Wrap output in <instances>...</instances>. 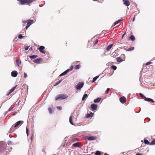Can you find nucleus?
<instances>
[{"label": "nucleus", "instance_id": "obj_6", "mask_svg": "<svg viewBox=\"0 0 155 155\" xmlns=\"http://www.w3.org/2000/svg\"><path fill=\"white\" fill-rule=\"evenodd\" d=\"M23 123V121L21 120H19L16 122L14 126V127H16L18 126L20 124H22Z\"/></svg>", "mask_w": 155, "mask_h": 155}, {"label": "nucleus", "instance_id": "obj_8", "mask_svg": "<svg viewBox=\"0 0 155 155\" xmlns=\"http://www.w3.org/2000/svg\"><path fill=\"white\" fill-rule=\"evenodd\" d=\"M17 86V85H16L15 87H13L11 89H10L9 91L6 94V96H8L10 94L12 93Z\"/></svg>", "mask_w": 155, "mask_h": 155}, {"label": "nucleus", "instance_id": "obj_57", "mask_svg": "<svg viewBox=\"0 0 155 155\" xmlns=\"http://www.w3.org/2000/svg\"><path fill=\"white\" fill-rule=\"evenodd\" d=\"M115 55V54L113 55V54H111L110 56L112 57H114V55Z\"/></svg>", "mask_w": 155, "mask_h": 155}, {"label": "nucleus", "instance_id": "obj_24", "mask_svg": "<svg viewBox=\"0 0 155 155\" xmlns=\"http://www.w3.org/2000/svg\"><path fill=\"white\" fill-rule=\"evenodd\" d=\"M117 61V62H121L123 61V60L120 57H118L116 58Z\"/></svg>", "mask_w": 155, "mask_h": 155}, {"label": "nucleus", "instance_id": "obj_10", "mask_svg": "<svg viewBox=\"0 0 155 155\" xmlns=\"http://www.w3.org/2000/svg\"><path fill=\"white\" fill-rule=\"evenodd\" d=\"M18 74L17 71L14 70L12 72L11 75L12 77H15L17 76Z\"/></svg>", "mask_w": 155, "mask_h": 155}, {"label": "nucleus", "instance_id": "obj_28", "mask_svg": "<svg viewBox=\"0 0 155 155\" xmlns=\"http://www.w3.org/2000/svg\"><path fill=\"white\" fill-rule=\"evenodd\" d=\"M36 0H27V4H30L33 2L36 1Z\"/></svg>", "mask_w": 155, "mask_h": 155}, {"label": "nucleus", "instance_id": "obj_21", "mask_svg": "<svg viewBox=\"0 0 155 155\" xmlns=\"http://www.w3.org/2000/svg\"><path fill=\"white\" fill-rule=\"evenodd\" d=\"M72 116L71 115L69 117V122L72 125H74V124L73 123V122L72 121Z\"/></svg>", "mask_w": 155, "mask_h": 155}, {"label": "nucleus", "instance_id": "obj_54", "mask_svg": "<svg viewBox=\"0 0 155 155\" xmlns=\"http://www.w3.org/2000/svg\"><path fill=\"white\" fill-rule=\"evenodd\" d=\"M150 101H151L153 103H154L155 101L153 100L151 98Z\"/></svg>", "mask_w": 155, "mask_h": 155}, {"label": "nucleus", "instance_id": "obj_5", "mask_svg": "<svg viewBox=\"0 0 155 155\" xmlns=\"http://www.w3.org/2000/svg\"><path fill=\"white\" fill-rule=\"evenodd\" d=\"M87 140L90 141L94 140L96 139V137L93 136H86V137Z\"/></svg>", "mask_w": 155, "mask_h": 155}, {"label": "nucleus", "instance_id": "obj_58", "mask_svg": "<svg viewBox=\"0 0 155 155\" xmlns=\"http://www.w3.org/2000/svg\"><path fill=\"white\" fill-rule=\"evenodd\" d=\"M136 16V15H134V17L133 18V21H134L135 20V16Z\"/></svg>", "mask_w": 155, "mask_h": 155}, {"label": "nucleus", "instance_id": "obj_33", "mask_svg": "<svg viewBox=\"0 0 155 155\" xmlns=\"http://www.w3.org/2000/svg\"><path fill=\"white\" fill-rule=\"evenodd\" d=\"M80 66L79 65H77L75 66L74 68L75 69L77 70L78 69L80 68Z\"/></svg>", "mask_w": 155, "mask_h": 155}, {"label": "nucleus", "instance_id": "obj_19", "mask_svg": "<svg viewBox=\"0 0 155 155\" xmlns=\"http://www.w3.org/2000/svg\"><path fill=\"white\" fill-rule=\"evenodd\" d=\"M101 99V98L100 97H98L95 99H94V103H99L100 102V101Z\"/></svg>", "mask_w": 155, "mask_h": 155}, {"label": "nucleus", "instance_id": "obj_2", "mask_svg": "<svg viewBox=\"0 0 155 155\" xmlns=\"http://www.w3.org/2000/svg\"><path fill=\"white\" fill-rule=\"evenodd\" d=\"M84 83L83 82L79 83L76 86V89L77 90H80L83 87Z\"/></svg>", "mask_w": 155, "mask_h": 155}, {"label": "nucleus", "instance_id": "obj_9", "mask_svg": "<svg viewBox=\"0 0 155 155\" xmlns=\"http://www.w3.org/2000/svg\"><path fill=\"white\" fill-rule=\"evenodd\" d=\"M120 102L122 104H124L126 102V99L125 97L122 96L120 98Z\"/></svg>", "mask_w": 155, "mask_h": 155}, {"label": "nucleus", "instance_id": "obj_42", "mask_svg": "<svg viewBox=\"0 0 155 155\" xmlns=\"http://www.w3.org/2000/svg\"><path fill=\"white\" fill-rule=\"evenodd\" d=\"M23 37H24L22 36V35L21 34L19 35L18 36V38L19 39H21L22 38H23Z\"/></svg>", "mask_w": 155, "mask_h": 155}, {"label": "nucleus", "instance_id": "obj_1", "mask_svg": "<svg viewBox=\"0 0 155 155\" xmlns=\"http://www.w3.org/2000/svg\"><path fill=\"white\" fill-rule=\"evenodd\" d=\"M68 96L66 94H60L57 96L55 97V100L57 101L58 100H64L67 98Z\"/></svg>", "mask_w": 155, "mask_h": 155}, {"label": "nucleus", "instance_id": "obj_61", "mask_svg": "<svg viewBox=\"0 0 155 155\" xmlns=\"http://www.w3.org/2000/svg\"><path fill=\"white\" fill-rule=\"evenodd\" d=\"M67 138H64V140H65V141H66L67 140Z\"/></svg>", "mask_w": 155, "mask_h": 155}, {"label": "nucleus", "instance_id": "obj_43", "mask_svg": "<svg viewBox=\"0 0 155 155\" xmlns=\"http://www.w3.org/2000/svg\"><path fill=\"white\" fill-rule=\"evenodd\" d=\"M98 40L97 39H96L94 44V45H95L98 42Z\"/></svg>", "mask_w": 155, "mask_h": 155}, {"label": "nucleus", "instance_id": "obj_39", "mask_svg": "<svg viewBox=\"0 0 155 155\" xmlns=\"http://www.w3.org/2000/svg\"><path fill=\"white\" fill-rule=\"evenodd\" d=\"M134 48L133 47H130L129 48L128 50L127 51H130L134 50Z\"/></svg>", "mask_w": 155, "mask_h": 155}, {"label": "nucleus", "instance_id": "obj_41", "mask_svg": "<svg viewBox=\"0 0 155 155\" xmlns=\"http://www.w3.org/2000/svg\"><path fill=\"white\" fill-rule=\"evenodd\" d=\"M26 133L27 135V136H28L29 135V130L28 128L27 127H27L26 128Z\"/></svg>", "mask_w": 155, "mask_h": 155}, {"label": "nucleus", "instance_id": "obj_59", "mask_svg": "<svg viewBox=\"0 0 155 155\" xmlns=\"http://www.w3.org/2000/svg\"><path fill=\"white\" fill-rule=\"evenodd\" d=\"M125 35V34L124 33L123 35H122V38H123L124 37V35Z\"/></svg>", "mask_w": 155, "mask_h": 155}, {"label": "nucleus", "instance_id": "obj_13", "mask_svg": "<svg viewBox=\"0 0 155 155\" xmlns=\"http://www.w3.org/2000/svg\"><path fill=\"white\" fill-rule=\"evenodd\" d=\"M123 20V18H121L120 19L117 20V21H116L114 22L113 26H115V25H116L117 24H118L121 21Z\"/></svg>", "mask_w": 155, "mask_h": 155}, {"label": "nucleus", "instance_id": "obj_53", "mask_svg": "<svg viewBox=\"0 0 155 155\" xmlns=\"http://www.w3.org/2000/svg\"><path fill=\"white\" fill-rule=\"evenodd\" d=\"M73 67H74L73 66H71L70 67V70H72Z\"/></svg>", "mask_w": 155, "mask_h": 155}, {"label": "nucleus", "instance_id": "obj_64", "mask_svg": "<svg viewBox=\"0 0 155 155\" xmlns=\"http://www.w3.org/2000/svg\"><path fill=\"white\" fill-rule=\"evenodd\" d=\"M16 114V112H15V113L14 114V115H15Z\"/></svg>", "mask_w": 155, "mask_h": 155}, {"label": "nucleus", "instance_id": "obj_52", "mask_svg": "<svg viewBox=\"0 0 155 155\" xmlns=\"http://www.w3.org/2000/svg\"><path fill=\"white\" fill-rule=\"evenodd\" d=\"M12 144V142L11 141H9L8 142V145L11 144Z\"/></svg>", "mask_w": 155, "mask_h": 155}, {"label": "nucleus", "instance_id": "obj_23", "mask_svg": "<svg viewBox=\"0 0 155 155\" xmlns=\"http://www.w3.org/2000/svg\"><path fill=\"white\" fill-rule=\"evenodd\" d=\"M62 79H61L58 81L54 85V87H55L58 85L61 82H62Z\"/></svg>", "mask_w": 155, "mask_h": 155}, {"label": "nucleus", "instance_id": "obj_20", "mask_svg": "<svg viewBox=\"0 0 155 155\" xmlns=\"http://www.w3.org/2000/svg\"><path fill=\"white\" fill-rule=\"evenodd\" d=\"M33 21L32 20H28L27 22V24L31 25L33 23Z\"/></svg>", "mask_w": 155, "mask_h": 155}, {"label": "nucleus", "instance_id": "obj_34", "mask_svg": "<svg viewBox=\"0 0 155 155\" xmlns=\"http://www.w3.org/2000/svg\"><path fill=\"white\" fill-rule=\"evenodd\" d=\"M155 144V139H153L151 143H150V145H154Z\"/></svg>", "mask_w": 155, "mask_h": 155}, {"label": "nucleus", "instance_id": "obj_18", "mask_svg": "<svg viewBox=\"0 0 155 155\" xmlns=\"http://www.w3.org/2000/svg\"><path fill=\"white\" fill-rule=\"evenodd\" d=\"M130 39L132 41H134L135 40V38L134 35H132L128 38V40H130Z\"/></svg>", "mask_w": 155, "mask_h": 155}, {"label": "nucleus", "instance_id": "obj_36", "mask_svg": "<svg viewBox=\"0 0 155 155\" xmlns=\"http://www.w3.org/2000/svg\"><path fill=\"white\" fill-rule=\"evenodd\" d=\"M67 73L65 71L64 72H63V73H62L60 75V76H62L63 75H65Z\"/></svg>", "mask_w": 155, "mask_h": 155}, {"label": "nucleus", "instance_id": "obj_45", "mask_svg": "<svg viewBox=\"0 0 155 155\" xmlns=\"http://www.w3.org/2000/svg\"><path fill=\"white\" fill-rule=\"evenodd\" d=\"M29 46H25V50H27L29 48Z\"/></svg>", "mask_w": 155, "mask_h": 155}, {"label": "nucleus", "instance_id": "obj_30", "mask_svg": "<svg viewBox=\"0 0 155 155\" xmlns=\"http://www.w3.org/2000/svg\"><path fill=\"white\" fill-rule=\"evenodd\" d=\"M99 77V76L98 75L94 78L92 80V82H94L95 81L97 80V79Z\"/></svg>", "mask_w": 155, "mask_h": 155}, {"label": "nucleus", "instance_id": "obj_22", "mask_svg": "<svg viewBox=\"0 0 155 155\" xmlns=\"http://www.w3.org/2000/svg\"><path fill=\"white\" fill-rule=\"evenodd\" d=\"M29 58L31 59H35L38 57V56L36 55H31L29 56Z\"/></svg>", "mask_w": 155, "mask_h": 155}, {"label": "nucleus", "instance_id": "obj_26", "mask_svg": "<svg viewBox=\"0 0 155 155\" xmlns=\"http://www.w3.org/2000/svg\"><path fill=\"white\" fill-rule=\"evenodd\" d=\"M14 105H12L8 110V111L6 112V114H7L8 112L12 110L14 108Z\"/></svg>", "mask_w": 155, "mask_h": 155}, {"label": "nucleus", "instance_id": "obj_31", "mask_svg": "<svg viewBox=\"0 0 155 155\" xmlns=\"http://www.w3.org/2000/svg\"><path fill=\"white\" fill-rule=\"evenodd\" d=\"M139 94L140 96V97L145 100V99L146 97L141 93H140Z\"/></svg>", "mask_w": 155, "mask_h": 155}, {"label": "nucleus", "instance_id": "obj_15", "mask_svg": "<svg viewBox=\"0 0 155 155\" xmlns=\"http://www.w3.org/2000/svg\"><path fill=\"white\" fill-rule=\"evenodd\" d=\"M94 113L92 112H91L90 114H87L86 115V117L87 118H89L90 117H92L94 115Z\"/></svg>", "mask_w": 155, "mask_h": 155}, {"label": "nucleus", "instance_id": "obj_25", "mask_svg": "<svg viewBox=\"0 0 155 155\" xmlns=\"http://www.w3.org/2000/svg\"><path fill=\"white\" fill-rule=\"evenodd\" d=\"M78 140H79L78 138H75L72 139V140H71V141L72 143H74L76 141H78Z\"/></svg>", "mask_w": 155, "mask_h": 155}, {"label": "nucleus", "instance_id": "obj_3", "mask_svg": "<svg viewBox=\"0 0 155 155\" xmlns=\"http://www.w3.org/2000/svg\"><path fill=\"white\" fill-rule=\"evenodd\" d=\"M97 107L98 106L95 104H92L91 105V110L92 111H94L97 109Z\"/></svg>", "mask_w": 155, "mask_h": 155}, {"label": "nucleus", "instance_id": "obj_51", "mask_svg": "<svg viewBox=\"0 0 155 155\" xmlns=\"http://www.w3.org/2000/svg\"><path fill=\"white\" fill-rule=\"evenodd\" d=\"M70 71V69H68L65 71L67 73L68 72Z\"/></svg>", "mask_w": 155, "mask_h": 155}, {"label": "nucleus", "instance_id": "obj_44", "mask_svg": "<svg viewBox=\"0 0 155 155\" xmlns=\"http://www.w3.org/2000/svg\"><path fill=\"white\" fill-rule=\"evenodd\" d=\"M109 90H110V89L109 88H107L105 91V94H107L108 93V92L109 91Z\"/></svg>", "mask_w": 155, "mask_h": 155}, {"label": "nucleus", "instance_id": "obj_32", "mask_svg": "<svg viewBox=\"0 0 155 155\" xmlns=\"http://www.w3.org/2000/svg\"><path fill=\"white\" fill-rule=\"evenodd\" d=\"M95 155H101V152L99 151H98V150L96 151L95 153Z\"/></svg>", "mask_w": 155, "mask_h": 155}, {"label": "nucleus", "instance_id": "obj_47", "mask_svg": "<svg viewBox=\"0 0 155 155\" xmlns=\"http://www.w3.org/2000/svg\"><path fill=\"white\" fill-rule=\"evenodd\" d=\"M57 109L58 110H61V106H58L57 107Z\"/></svg>", "mask_w": 155, "mask_h": 155}, {"label": "nucleus", "instance_id": "obj_4", "mask_svg": "<svg viewBox=\"0 0 155 155\" xmlns=\"http://www.w3.org/2000/svg\"><path fill=\"white\" fill-rule=\"evenodd\" d=\"M5 150V146L0 145V154L3 153Z\"/></svg>", "mask_w": 155, "mask_h": 155}, {"label": "nucleus", "instance_id": "obj_63", "mask_svg": "<svg viewBox=\"0 0 155 155\" xmlns=\"http://www.w3.org/2000/svg\"><path fill=\"white\" fill-rule=\"evenodd\" d=\"M32 48L31 47V48H30V49H30H30L32 50Z\"/></svg>", "mask_w": 155, "mask_h": 155}, {"label": "nucleus", "instance_id": "obj_62", "mask_svg": "<svg viewBox=\"0 0 155 155\" xmlns=\"http://www.w3.org/2000/svg\"><path fill=\"white\" fill-rule=\"evenodd\" d=\"M28 155H30L29 152H28Z\"/></svg>", "mask_w": 155, "mask_h": 155}, {"label": "nucleus", "instance_id": "obj_55", "mask_svg": "<svg viewBox=\"0 0 155 155\" xmlns=\"http://www.w3.org/2000/svg\"><path fill=\"white\" fill-rule=\"evenodd\" d=\"M22 22L23 23H25V24H26V23H27V21H25V20H24V21H22Z\"/></svg>", "mask_w": 155, "mask_h": 155}, {"label": "nucleus", "instance_id": "obj_12", "mask_svg": "<svg viewBox=\"0 0 155 155\" xmlns=\"http://www.w3.org/2000/svg\"><path fill=\"white\" fill-rule=\"evenodd\" d=\"M124 4L126 6H128L130 5V2L128 0H123Z\"/></svg>", "mask_w": 155, "mask_h": 155}, {"label": "nucleus", "instance_id": "obj_11", "mask_svg": "<svg viewBox=\"0 0 155 155\" xmlns=\"http://www.w3.org/2000/svg\"><path fill=\"white\" fill-rule=\"evenodd\" d=\"M42 60L41 58H38L37 59H34L33 61L37 64H39L40 61Z\"/></svg>", "mask_w": 155, "mask_h": 155}, {"label": "nucleus", "instance_id": "obj_49", "mask_svg": "<svg viewBox=\"0 0 155 155\" xmlns=\"http://www.w3.org/2000/svg\"><path fill=\"white\" fill-rule=\"evenodd\" d=\"M30 25L27 24V25L26 26L25 28L26 29H27L28 28V27L30 26Z\"/></svg>", "mask_w": 155, "mask_h": 155}, {"label": "nucleus", "instance_id": "obj_56", "mask_svg": "<svg viewBox=\"0 0 155 155\" xmlns=\"http://www.w3.org/2000/svg\"><path fill=\"white\" fill-rule=\"evenodd\" d=\"M136 155H142V154L139 153H137Z\"/></svg>", "mask_w": 155, "mask_h": 155}, {"label": "nucleus", "instance_id": "obj_7", "mask_svg": "<svg viewBox=\"0 0 155 155\" xmlns=\"http://www.w3.org/2000/svg\"><path fill=\"white\" fill-rule=\"evenodd\" d=\"M45 49V47L43 46H41L38 48V49L39 50V51L41 53L43 54H45V51L43 50Z\"/></svg>", "mask_w": 155, "mask_h": 155}, {"label": "nucleus", "instance_id": "obj_14", "mask_svg": "<svg viewBox=\"0 0 155 155\" xmlns=\"http://www.w3.org/2000/svg\"><path fill=\"white\" fill-rule=\"evenodd\" d=\"M114 45L113 44H111L108 45L106 48V50L107 51H109L110 50L111 48Z\"/></svg>", "mask_w": 155, "mask_h": 155}, {"label": "nucleus", "instance_id": "obj_38", "mask_svg": "<svg viewBox=\"0 0 155 155\" xmlns=\"http://www.w3.org/2000/svg\"><path fill=\"white\" fill-rule=\"evenodd\" d=\"M48 110L50 114H52V110L51 107H49Z\"/></svg>", "mask_w": 155, "mask_h": 155}, {"label": "nucleus", "instance_id": "obj_35", "mask_svg": "<svg viewBox=\"0 0 155 155\" xmlns=\"http://www.w3.org/2000/svg\"><path fill=\"white\" fill-rule=\"evenodd\" d=\"M111 68L114 70H115L117 69V67L115 65H112L111 66Z\"/></svg>", "mask_w": 155, "mask_h": 155}, {"label": "nucleus", "instance_id": "obj_48", "mask_svg": "<svg viewBox=\"0 0 155 155\" xmlns=\"http://www.w3.org/2000/svg\"><path fill=\"white\" fill-rule=\"evenodd\" d=\"M27 77V74L25 73H24V77L25 78H26Z\"/></svg>", "mask_w": 155, "mask_h": 155}, {"label": "nucleus", "instance_id": "obj_46", "mask_svg": "<svg viewBox=\"0 0 155 155\" xmlns=\"http://www.w3.org/2000/svg\"><path fill=\"white\" fill-rule=\"evenodd\" d=\"M152 62H151L150 61H149V62L147 63L146 64V65H150V64H152Z\"/></svg>", "mask_w": 155, "mask_h": 155}, {"label": "nucleus", "instance_id": "obj_27", "mask_svg": "<svg viewBox=\"0 0 155 155\" xmlns=\"http://www.w3.org/2000/svg\"><path fill=\"white\" fill-rule=\"evenodd\" d=\"M144 144H147V145H148V144L150 145V143L149 142V141L145 139V138L144 139Z\"/></svg>", "mask_w": 155, "mask_h": 155}, {"label": "nucleus", "instance_id": "obj_40", "mask_svg": "<svg viewBox=\"0 0 155 155\" xmlns=\"http://www.w3.org/2000/svg\"><path fill=\"white\" fill-rule=\"evenodd\" d=\"M151 99V98H147V97H146L145 99L144 100L146 101H147L150 102V101Z\"/></svg>", "mask_w": 155, "mask_h": 155}, {"label": "nucleus", "instance_id": "obj_50", "mask_svg": "<svg viewBox=\"0 0 155 155\" xmlns=\"http://www.w3.org/2000/svg\"><path fill=\"white\" fill-rule=\"evenodd\" d=\"M33 134H32V135L31 136V138H30V139H31V141H32V139H33Z\"/></svg>", "mask_w": 155, "mask_h": 155}, {"label": "nucleus", "instance_id": "obj_16", "mask_svg": "<svg viewBox=\"0 0 155 155\" xmlns=\"http://www.w3.org/2000/svg\"><path fill=\"white\" fill-rule=\"evenodd\" d=\"M19 3L21 5H24L25 4L27 3V0H20Z\"/></svg>", "mask_w": 155, "mask_h": 155}, {"label": "nucleus", "instance_id": "obj_17", "mask_svg": "<svg viewBox=\"0 0 155 155\" xmlns=\"http://www.w3.org/2000/svg\"><path fill=\"white\" fill-rule=\"evenodd\" d=\"M72 146L75 147H80V143L79 142H77L75 143L72 144Z\"/></svg>", "mask_w": 155, "mask_h": 155}, {"label": "nucleus", "instance_id": "obj_29", "mask_svg": "<svg viewBox=\"0 0 155 155\" xmlns=\"http://www.w3.org/2000/svg\"><path fill=\"white\" fill-rule=\"evenodd\" d=\"M87 94H85L83 96V97L82 98V101H84L86 98L87 97Z\"/></svg>", "mask_w": 155, "mask_h": 155}, {"label": "nucleus", "instance_id": "obj_37", "mask_svg": "<svg viewBox=\"0 0 155 155\" xmlns=\"http://www.w3.org/2000/svg\"><path fill=\"white\" fill-rule=\"evenodd\" d=\"M16 62V64L18 66H19L21 64V61L20 60H17Z\"/></svg>", "mask_w": 155, "mask_h": 155}, {"label": "nucleus", "instance_id": "obj_60", "mask_svg": "<svg viewBox=\"0 0 155 155\" xmlns=\"http://www.w3.org/2000/svg\"><path fill=\"white\" fill-rule=\"evenodd\" d=\"M104 155H109L108 154H107L105 153L104 154Z\"/></svg>", "mask_w": 155, "mask_h": 155}]
</instances>
